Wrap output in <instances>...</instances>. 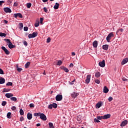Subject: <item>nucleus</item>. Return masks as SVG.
<instances>
[{
	"label": "nucleus",
	"mask_w": 128,
	"mask_h": 128,
	"mask_svg": "<svg viewBox=\"0 0 128 128\" xmlns=\"http://www.w3.org/2000/svg\"><path fill=\"white\" fill-rule=\"evenodd\" d=\"M4 40H5V42H6L8 43V46L9 48L12 49L14 48V46L12 44V43L10 42V39L6 38V39H4Z\"/></svg>",
	"instance_id": "1"
},
{
	"label": "nucleus",
	"mask_w": 128,
	"mask_h": 128,
	"mask_svg": "<svg viewBox=\"0 0 128 128\" xmlns=\"http://www.w3.org/2000/svg\"><path fill=\"white\" fill-rule=\"evenodd\" d=\"M114 35L112 32L110 33L106 38L108 42H110V40L112 39V38H114Z\"/></svg>",
	"instance_id": "2"
},
{
	"label": "nucleus",
	"mask_w": 128,
	"mask_h": 128,
	"mask_svg": "<svg viewBox=\"0 0 128 128\" xmlns=\"http://www.w3.org/2000/svg\"><path fill=\"white\" fill-rule=\"evenodd\" d=\"M38 36V33L36 32H34L32 34H30L28 36V38H36Z\"/></svg>",
	"instance_id": "3"
},
{
	"label": "nucleus",
	"mask_w": 128,
	"mask_h": 128,
	"mask_svg": "<svg viewBox=\"0 0 128 128\" xmlns=\"http://www.w3.org/2000/svg\"><path fill=\"white\" fill-rule=\"evenodd\" d=\"M56 100L57 102H60L62 100V94H58L56 96Z\"/></svg>",
	"instance_id": "4"
},
{
	"label": "nucleus",
	"mask_w": 128,
	"mask_h": 128,
	"mask_svg": "<svg viewBox=\"0 0 128 128\" xmlns=\"http://www.w3.org/2000/svg\"><path fill=\"white\" fill-rule=\"evenodd\" d=\"M98 64L101 68H104V66H106V62L104 60H102V62H99Z\"/></svg>",
	"instance_id": "5"
},
{
	"label": "nucleus",
	"mask_w": 128,
	"mask_h": 128,
	"mask_svg": "<svg viewBox=\"0 0 128 128\" xmlns=\"http://www.w3.org/2000/svg\"><path fill=\"white\" fill-rule=\"evenodd\" d=\"M40 118L42 120H46V116L44 114L41 113L40 114Z\"/></svg>",
	"instance_id": "6"
},
{
	"label": "nucleus",
	"mask_w": 128,
	"mask_h": 128,
	"mask_svg": "<svg viewBox=\"0 0 128 128\" xmlns=\"http://www.w3.org/2000/svg\"><path fill=\"white\" fill-rule=\"evenodd\" d=\"M90 75H87L86 80V84H90V78H91Z\"/></svg>",
	"instance_id": "7"
},
{
	"label": "nucleus",
	"mask_w": 128,
	"mask_h": 128,
	"mask_svg": "<svg viewBox=\"0 0 128 128\" xmlns=\"http://www.w3.org/2000/svg\"><path fill=\"white\" fill-rule=\"evenodd\" d=\"M2 48L4 52L6 54H10V51H8V49H6V47L2 46Z\"/></svg>",
	"instance_id": "8"
},
{
	"label": "nucleus",
	"mask_w": 128,
	"mask_h": 128,
	"mask_svg": "<svg viewBox=\"0 0 128 128\" xmlns=\"http://www.w3.org/2000/svg\"><path fill=\"white\" fill-rule=\"evenodd\" d=\"M4 10L6 14H8V12H9V13L12 12V10H10V8H4Z\"/></svg>",
	"instance_id": "9"
},
{
	"label": "nucleus",
	"mask_w": 128,
	"mask_h": 128,
	"mask_svg": "<svg viewBox=\"0 0 128 128\" xmlns=\"http://www.w3.org/2000/svg\"><path fill=\"white\" fill-rule=\"evenodd\" d=\"M14 18H18V17L20 18H22V14L20 13L15 14H14Z\"/></svg>",
	"instance_id": "10"
},
{
	"label": "nucleus",
	"mask_w": 128,
	"mask_h": 128,
	"mask_svg": "<svg viewBox=\"0 0 128 128\" xmlns=\"http://www.w3.org/2000/svg\"><path fill=\"white\" fill-rule=\"evenodd\" d=\"M128 62V58H124L122 60L121 64L122 65L126 64Z\"/></svg>",
	"instance_id": "11"
},
{
	"label": "nucleus",
	"mask_w": 128,
	"mask_h": 128,
	"mask_svg": "<svg viewBox=\"0 0 128 128\" xmlns=\"http://www.w3.org/2000/svg\"><path fill=\"white\" fill-rule=\"evenodd\" d=\"M126 124H128V121L126 120H124L121 123L120 126H126Z\"/></svg>",
	"instance_id": "12"
},
{
	"label": "nucleus",
	"mask_w": 128,
	"mask_h": 128,
	"mask_svg": "<svg viewBox=\"0 0 128 128\" xmlns=\"http://www.w3.org/2000/svg\"><path fill=\"white\" fill-rule=\"evenodd\" d=\"M5 96H6V98H10L14 96V94L12 93H7L5 94Z\"/></svg>",
	"instance_id": "13"
},
{
	"label": "nucleus",
	"mask_w": 128,
	"mask_h": 128,
	"mask_svg": "<svg viewBox=\"0 0 128 128\" xmlns=\"http://www.w3.org/2000/svg\"><path fill=\"white\" fill-rule=\"evenodd\" d=\"M110 118V114H105L104 116H103L104 120H107V118Z\"/></svg>",
	"instance_id": "14"
},
{
	"label": "nucleus",
	"mask_w": 128,
	"mask_h": 128,
	"mask_svg": "<svg viewBox=\"0 0 128 128\" xmlns=\"http://www.w3.org/2000/svg\"><path fill=\"white\" fill-rule=\"evenodd\" d=\"M103 92L104 94H108V88L106 86H104Z\"/></svg>",
	"instance_id": "15"
},
{
	"label": "nucleus",
	"mask_w": 128,
	"mask_h": 128,
	"mask_svg": "<svg viewBox=\"0 0 128 128\" xmlns=\"http://www.w3.org/2000/svg\"><path fill=\"white\" fill-rule=\"evenodd\" d=\"M27 118L28 120H32V114L30 113H28L27 114Z\"/></svg>",
	"instance_id": "16"
},
{
	"label": "nucleus",
	"mask_w": 128,
	"mask_h": 128,
	"mask_svg": "<svg viewBox=\"0 0 128 128\" xmlns=\"http://www.w3.org/2000/svg\"><path fill=\"white\" fill-rule=\"evenodd\" d=\"M61 70H64L66 72H68V69L64 66L60 67Z\"/></svg>",
	"instance_id": "17"
},
{
	"label": "nucleus",
	"mask_w": 128,
	"mask_h": 128,
	"mask_svg": "<svg viewBox=\"0 0 128 128\" xmlns=\"http://www.w3.org/2000/svg\"><path fill=\"white\" fill-rule=\"evenodd\" d=\"M4 82H6L4 78H2L0 77V84H4Z\"/></svg>",
	"instance_id": "18"
},
{
	"label": "nucleus",
	"mask_w": 128,
	"mask_h": 128,
	"mask_svg": "<svg viewBox=\"0 0 128 128\" xmlns=\"http://www.w3.org/2000/svg\"><path fill=\"white\" fill-rule=\"evenodd\" d=\"M103 50H108V45L105 44L102 46Z\"/></svg>",
	"instance_id": "19"
},
{
	"label": "nucleus",
	"mask_w": 128,
	"mask_h": 128,
	"mask_svg": "<svg viewBox=\"0 0 128 128\" xmlns=\"http://www.w3.org/2000/svg\"><path fill=\"white\" fill-rule=\"evenodd\" d=\"M94 48H98V41L95 40L92 43Z\"/></svg>",
	"instance_id": "20"
},
{
	"label": "nucleus",
	"mask_w": 128,
	"mask_h": 128,
	"mask_svg": "<svg viewBox=\"0 0 128 128\" xmlns=\"http://www.w3.org/2000/svg\"><path fill=\"white\" fill-rule=\"evenodd\" d=\"M58 6H60V4L56 2V4L54 6V10H58Z\"/></svg>",
	"instance_id": "21"
},
{
	"label": "nucleus",
	"mask_w": 128,
	"mask_h": 128,
	"mask_svg": "<svg viewBox=\"0 0 128 128\" xmlns=\"http://www.w3.org/2000/svg\"><path fill=\"white\" fill-rule=\"evenodd\" d=\"M78 96V93H76V92H73L72 94V97L74 98H76Z\"/></svg>",
	"instance_id": "22"
},
{
	"label": "nucleus",
	"mask_w": 128,
	"mask_h": 128,
	"mask_svg": "<svg viewBox=\"0 0 128 128\" xmlns=\"http://www.w3.org/2000/svg\"><path fill=\"white\" fill-rule=\"evenodd\" d=\"M102 106V102H99L96 104V108H100Z\"/></svg>",
	"instance_id": "23"
},
{
	"label": "nucleus",
	"mask_w": 128,
	"mask_h": 128,
	"mask_svg": "<svg viewBox=\"0 0 128 128\" xmlns=\"http://www.w3.org/2000/svg\"><path fill=\"white\" fill-rule=\"evenodd\" d=\"M95 76L96 78H100V72H96L95 74Z\"/></svg>",
	"instance_id": "24"
},
{
	"label": "nucleus",
	"mask_w": 128,
	"mask_h": 128,
	"mask_svg": "<svg viewBox=\"0 0 128 128\" xmlns=\"http://www.w3.org/2000/svg\"><path fill=\"white\" fill-rule=\"evenodd\" d=\"M30 62H28L24 66L26 68H28V66H30Z\"/></svg>",
	"instance_id": "25"
},
{
	"label": "nucleus",
	"mask_w": 128,
	"mask_h": 128,
	"mask_svg": "<svg viewBox=\"0 0 128 128\" xmlns=\"http://www.w3.org/2000/svg\"><path fill=\"white\" fill-rule=\"evenodd\" d=\"M22 28H24V24H22V23L19 24L20 30H22Z\"/></svg>",
	"instance_id": "26"
},
{
	"label": "nucleus",
	"mask_w": 128,
	"mask_h": 128,
	"mask_svg": "<svg viewBox=\"0 0 128 128\" xmlns=\"http://www.w3.org/2000/svg\"><path fill=\"white\" fill-rule=\"evenodd\" d=\"M11 100H13V102H16L18 100V99L16 97H12L10 98Z\"/></svg>",
	"instance_id": "27"
},
{
	"label": "nucleus",
	"mask_w": 128,
	"mask_h": 128,
	"mask_svg": "<svg viewBox=\"0 0 128 128\" xmlns=\"http://www.w3.org/2000/svg\"><path fill=\"white\" fill-rule=\"evenodd\" d=\"M12 114V113L10 112H8L7 114V118H12V116H10Z\"/></svg>",
	"instance_id": "28"
},
{
	"label": "nucleus",
	"mask_w": 128,
	"mask_h": 128,
	"mask_svg": "<svg viewBox=\"0 0 128 128\" xmlns=\"http://www.w3.org/2000/svg\"><path fill=\"white\" fill-rule=\"evenodd\" d=\"M62 62L60 60H58L57 63V66H62Z\"/></svg>",
	"instance_id": "29"
},
{
	"label": "nucleus",
	"mask_w": 128,
	"mask_h": 128,
	"mask_svg": "<svg viewBox=\"0 0 128 128\" xmlns=\"http://www.w3.org/2000/svg\"><path fill=\"white\" fill-rule=\"evenodd\" d=\"M40 114H41L40 112L34 113V116H40Z\"/></svg>",
	"instance_id": "30"
},
{
	"label": "nucleus",
	"mask_w": 128,
	"mask_h": 128,
	"mask_svg": "<svg viewBox=\"0 0 128 128\" xmlns=\"http://www.w3.org/2000/svg\"><path fill=\"white\" fill-rule=\"evenodd\" d=\"M20 116H24V110H22V109L20 110Z\"/></svg>",
	"instance_id": "31"
},
{
	"label": "nucleus",
	"mask_w": 128,
	"mask_h": 128,
	"mask_svg": "<svg viewBox=\"0 0 128 128\" xmlns=\"http://www.w3.org/2000/svg\"><path fill=\"white\" fill-rule=\"evenodd\" d=\"M38 26H40V21L36 22L35 23L34 26L36 28H38Z\"/></svg>",
	"instance_id": "32"
},
{
	"label": "nucleus",
	"mask_w": 128,
	"mask_h": 128,
	"mask_svg": "<svg viewBox=\"0 0 128 128\" xmlns=\"http://www.w3.org/2000/svg\"><path fill=\"white\" fill-rule=\"evenodd\" d=\"M52 107L54 108H58V104H56V103H53L52 104Z\"/></svg>",
	"instance_id": "33"
},
{
	"label": "nucleus",
	"mask_w": 128,
	"mask_h": 128,
	"mask_svg": "<svg viewBox=\"0 0 128 128\" xmlns=\"http://www.w3.org/2000/svg\"><path fill=\"white\" fill-rule=\"evenodd\" d=\"M30 6H32V3H28L26 4V7L28 8H30Z\"/></svg>",
	"instance_id": "34"
},
{
	"label": "nucleus",
	"mask_w": 128,
	"mask_h": 128,
	"mask_svg": "<svg viewBox=\"0 0 128 128\" xmlns=\"http://www.w3.org/2000/svg\"><path fill=\"white\" fill-rule=\"evenodd\" d=\"M48 124H49V126H50V128H54V124H52V123L49 122Z\"/></svg>",
	"instance_id": "35"
},
{
	"label": "nucleus",
	"mask_w": 128,
	"mask_h": 128,
	"mask_svg": "<svg viewBox=\"0 0 128 128\" xmlns=\"http://www.w3.org/2000/svg\"><path fill=\"white\" fill-rule=\"evenodd\" d=\"M17 66V70L18 72H20L21 70H22V68H18V66Z\"/></svg>",
	"instance_id": "36"
},
{
	"label": "nucleus",
	"mask_w": 128,
	"mask_h": 128,
	"mask_svg": "<svg viewBox=\"0 0 128 128\" xmlns=\"http://www.w3.org/2000/svg\"><path fill=\"white\" fill-rule=\"evenodd\" d=\"M6 34L4 33L0 32V36H6Z\"/></svg>",
	"instance_id": "37"
},
{
	"label": "nucleus",
	"mask_w": 128,
	"mask_h": 128,
	"mask_svg": "<svg viewBox=\"0 0 128 128\" xmlns=\"http://www.w3.org/2000/svg\"><path fill=\"white\" fill-rule=\"evenodd\" d=\"M6 104V102L3 101L2 103V106H4Z\"/></svg>",
	"instance_id": "38"
},
{
	"label": "nucleus",
	"mask_w": 128,
	"mask_h": 128,
	"mask_svg": "<svg viewBox=\"0 0 128 128\" xmlns=\"http://www.w3.org/2000/svg\"><path fill=\"white\" fill-rule=\"evenodd\" d=\"M124 32V29L122 28L118 29L116 32V34H118V32Z\"/></svg>",
	"instance_id": "39"
},
{
	"label": "nucleus",
	"mask_w": 128,
	"mask_h": 128,
	"mask_svg": "<svg viewBox=\"0 0 128 128\" xmlns=\"http://www.w3.org/2000/svg\"><path fill=\"white\" fill-rule=\"evenodd\" d=\"M97 118L98 120H104V116H98Z\"/></svg>",
	"instance_id": "40"
},
{
	"label": "nucleus",
	"mask_w": 128,
	"mask_h": 128,
	"mask_svg": "<svg viewBox=\"0 0 128 128\" xmlns=\"http://www.w3.org/2000/svg\"><path fill=\"white\" fill-rule=\"evenodd\" d=\"M94 122H100V120H98V118H95L94 119Z\"/></svg>",
	"instance_id": "41"
},
{
	"label": "nucleus",
	"mask_w": 128,
	"mask_h": 128,
	"mask_svg": "<svg viewBox=\"0 0 128 128\" xmlns=\"http://www.w3.org/2000/svg\"><path fill=\"white\" fill-rule=\"evenodd\" d=\"M10 89H4L3 92H10Z\"/></svg>",
	"instance_id": "42"
},
{
	"label": "nucleus",
	"mask_w": 128,
	"mask_h": 128,
	"mask_svg": "<svg viewBox=\"0 0 128 128\" xmlns=\"http://www.w3.org/2000/svg\"><path fill=\"white\" fill-rule=\"evenodd\" d=\"M6 86H12V82H8L6 84Z\"/></svg>",
	"instance_id": "43"
},
{
	"label": "nucleus",
	"mask_w": 128,
	"mask_h": 128,
	"mask_svg": "<svg viewBox=\"0 0 128 128\" xmlns=\"http://www.w3.org/2000/svg\"><path fill=\"white\" fill-rule=\"evenodd\" d=\"M28 27H26V26H24V30L25 31V32H28Z\"/></svg>",
	"instance_id": "44"
},
{
	"label": "nucleus",
	"mask_w": 128,
	"mask_h": 128,
	"mask_svg": "<svg viewBox=\"0 0 128 128\" xmlns=\"http://www.w3.org/2000/svg\"><path fill=\"white\" fill-rule=\"evenodd\" d=\"M52 104H50L48 106V108H50V110H52Z\"/></svg>",
	"instance_id": "45"
},
{
	"label": "nucleus",
	"mask_w": 128,
	"mask_h": 128,
	"mask_svg": "<svg viewBox=\"0 0 128 128\" xmlns=\"http://www.w3.org/2000/svg\"><path fill=\"white\" fill-rule=\"evenodd\" d=\"M34 104H30V108H34Z\"/></svg>",
	"instance_id": "46"
},
{
	"label": "nucleus",
	"mask_w": 128,
	"mask_h": 128,
	"mask_svg": "<svg viewBox=\"0 0 128 128\" xmlns=\"http://www.w3.org/2000/svg\"><path fill=\"white\" fill-rule=\"evenodd\" d=\"M4 70L2 68H0V74H4Z\"/></svg>",
	"instance_id": "47"
},
{
	"label": "nucleus",
	"mask_w": 128,
	"mask_h": 128,
	"mask_svg": "<svg viewBox=\"0 0 128 128\" xmlns=\"http://www.w3.org/2000/svg\"><path fill=\"white\" fill-rule=\"evenodd\" d=\"M42 22H44V18H40V24H42Z\"/></svg>",
	"instance_id": "48"
},
{
	"label": "nucleus",
	"mask_w": 128,
	"mask_h": 128,
	"mask_svg": "<svg viewBox=\"0 0 128 128\" xmlns=\"http://www.w3.org/2000/svg\"><path fill=\"white\" fill-rule=\"evenodd\" d=\"M108 100L109 102H112V97L110 96L108 98Z\"/></svg>",
	"instance_id": "49"
},
{
	"label": "nucleus",
	"mask_w": 128,
	"mask_h": 128,
	"mask_svg": "<svg viewBox=\"0 0 128 128\" xmlns=\"http://www.w3.org/2000/svg\"><path fill=\"white\" fill-rule=\"evenodd\" d=\"M75 81H76V80L74 79V80H73L71 82H69V84L72 85V84H74V82Z\"/></svg>",
	"instance_id": "50"
},
{
	"label": "nucleus",
	"mask_w": 128,
	"mask_h": 128,
	"mask_svg": "<svg viewBox=\"0 0 128 128\" xmlns=\"http://www.w3.org/2000/svg\"><path fill=\"white\" fill-rule=\"evenodd\" d=\"M11 109L12 110H16V108L14 106L11 108Z\"/></svg>",
	"instance_id": "51"
},
{
	"label": "nucleus",
	"mask_w": 128,
	"mask_h": 128,
	"mask_svg": "<svg viewBox=\"0 0 128 128\" xmlns=\"http://www.w3.org/2000/svg\"><path fill=\"white\" fill-rule=\"evenodd\" d=\"M46 42H47L48 43L50 42V38H47Z\"/></svg>",
	"instance_id": "52"
},
{
	"label": "nucleus",
	"mask_w": 128,
	"mask_h": 128,
	"mask_svg": "<svg viewBox=\"0 0 128 128\" xmlns=\"http://www.w3.org/2000/svg\"><path fill=\"white\" fill-rule=\"evenodd\" d=\"M44 10L45 12H48V9L44 7Z\"/></svg>",
	"instance_id": "53"
},
{
	"label": "nucleus",
	"mask_w": 128,
	"mask_h": 128,
	"mask_svg": "<svg viewBox=\"0 0 128 128\" xmlns=\"http://www.w3.org/2000/svg\"><path fill=\"white\" fill-rule=\"evenodd\" d=\"M95 82H96V84H100V80H95Z\"/></svg>",
	"instance_id": "54"
},
{
	"label": "nucleus",
	"mask_w": 128,
	"mask_h": 128,
	"mask_svg": "<svg viewBox=\"0 0 128 128\" xmlns=\"http://www.w3.org/2000/svg\"><path fill=\"white\" fill-rule=\"evenodd\" d=\"M24 46H28V42H26V41H24Z\"/></svg>",
	"instance_id": "55"
},
{
	"label": "nucleus",
	"mask_w": 128,
	"mask_h": 128,
	"mask_svg": "<svg viewBox=\"0 0 128 128\" xmlns=\"http://www.w3.org/2000/svg\"><path fill=\"white\" fill-rule=\"evenodd\" d=\"M2 4H4V1H0V6Z\"/></svg>",
	"instance_id": "56"
},
{
	"label": "nucleus",
	"mask_w": 128,
	"mask_h": 128,
	"mask_svg": "<svg viewBox=\"0 0 128 128\" xmlns=\"http://www.w3.org/2000/svg\"><path fill=\"white\" fill-rule=\"evenodd\" d=\"M18 2H15L14 4V6H18Z\"/></svg>",
	"instance_id": "57"
},
{
	"label": "nucleus",
	"mask_w": 128,
	"mask_h": 128,
	"mask_svg": "<svg viewBox=\"0 0 128 128\" xmlns=\"http://www.w3.org/2000/svg\"><path fill=\"white\" fill-rule=\"evenodd\" d=\"M22 120H24V117L23 116L20 117V121L22 122Z\"/></svg>",
	"instance_id": "58"
},
{
	"label": "nucleus",
	"mask_w": 128,
	"mask_h": 128,
	"mask_svg": "<svg viewBox=\"0 0 128 128\" xmlns=\"http://www.w3.org/2000/svg\"><path fill=\"white\" fill-rule=\"evenodd\" d=\"M122 80H123L124 82H126V81L128 80V79H126V78H123Z\"/></svg>",
	"instance_id": "59"
},
{
	"label": "nucleus",
	"mask_w": 128,
	"mask_h": 128,
	"mask_svg": "<svg viewBox=\"0 0 128 128\" xmlns=\"http://www.w3.org/2000/svg\"><path fill=\"white\" fill-rule=\"evenodd\" d=\"M70 66H71L72 68L74 66V64L72 63H71L70 65Z\"/></svg>",
	"instance_id": "60"
},
{
	"label": "nucleus",
	"mask_w": 128,
	"mask_h": 128,
	"mask_svg": "<svg viewBox=\"0 0 128 128\" xmlns=\"http://www.w3.org/2000/svg\"><path fill=\"white\" fill-rule=\"evenodd\" d=\"M72 56H76V53H74V52H72Z\"/></svg>",
	"instance_id": "61"
},
{
	"label": "nucleus",
	"mask_w": 128,
	"mask_h": 128,
	"mask_svg": "<svg viewBox=\"0 0 128 128\" xmlns=\"http://www.w3.org/2000/svg\"><path fill=\"white\" fill-rule=\"evenodd\" d=\"M36 126H40V124H36Z\"/></svg>",
	"instance_id": "62"
},
{
	"label": "nucleus",
	"mask_w": 128,
	"mask_h": 128,
	"mask_svg": "<svg viewBox=\"0 0 128 128\" xmlns=\"http://www.w3.org/2000/svg\"><path fill=\"white\" fill-rule=\"evenodd\" d=\"M4 22H5V24H8V22L6 20H4Z\"/></svg>",
	"instance_id": "63"
},
{
	"label": "nucleus",
	"mask_w": 128,
	"mask_h": 128,
	"mask_svg": "<svg viewBox=\"0 0 128 128\" xmlns=\"http://www.w3.org/2000/svg\"><path fill=\"white\" fill-rule=\"evenodd\" d=\"M43 2H48V0H42Z\"/></svg>",
	"instance_id": "64"
}]
</instances>
